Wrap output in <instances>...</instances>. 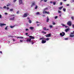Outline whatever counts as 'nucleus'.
<instances>
[{
	"label": "nucleus",
	"instance_id": "f257e3e1",
	"mask_svg": "<svg viewBox=\"0 0 74 74\" xmlns=\"http://www.w3.org/2000/svg\"><path fill=\"white\" fill-rule=\"evenodd\" d=\"M67 25L69 26H71V22L70 21H69L67 23Z\"/></svg>",
	"mask_w": 74,
	"mask_h": 74
},
{
	"label": "nucleus",
	"instance_id": "f03ea898",
	"mask_svg": "<svg viewBox=\"0 0 74 74\" xmlns=\"http://www.w3.org/2000/svg\"><path fill=\"white\" fill-rule=\"evenodd\" d=\"M60 36H61V37H63V36H64V35H65V33L62 32V33H60Z\"/></svg>",
	"mask_w": 74,
	"mask_h": 74
},
{
	"label": "nucleus",
	"instance_id": "7ed1b4c3",
	"mask_svg": "<svg viewBox=\"0 0 74 74\" xmlns=\"http://www.w3.org/2000/svg\"><path fill=\"white\" fill-rule=\"evenodd\" d=\"M51 36V34H47L45 36L46 37H50Z\"/></svg>",
	"mask_w": 74,
	"mask_h": 74
},
{
	"label": "nucleus",
	"instance_id": "20e7f679",
	"mask_svg": "<svg viewBox=\"0 0 74 74\" xmlns=\"http://www.w3.org/2000/svg\"><path fill=\"white\" fill-rule=\"evenodd\" d=\"M36 5V3H35V2H32V4L31 5V7H33V6H34V5Z\"/></svg>",
	"mask_w": 74,
	"mask_h": 74
},
{
	"label": "nucleus",
	"instance_id": "39448f33",
	"mask_svg": "<svg viewBox=\"0 0 74 74\" xmlns=\"http://www.w3.org/2000/svg\"><path fill=\"white\" fill-rule=\"evenodd\" d=\"M31 40H32V39L31 38H28L26 40V41H27L28 42H31Z\"/></svg>",
	"mask_w": 74,
	"mask_h": 74
},
{
	"label": "nucleus",
	"instance_id": "423d86ee",
	"mask_svg": "<svg viewBox=\"0 0 74 74\" xmlns=\"http://www.w3.org/2000/svg\"><path fill=\"white\" fill-rule=\"evenodd\" d=\"M27 13H25L23 15V17H27Z\"/></svg>",
	"mask_w": 74,
	"mask_h": 74
},
{
	"label": "nucleus",
	"instance_id": "0eeeda50",
	"mask_svg": "<svg viewBox=\"0 0 74 74\" xmlns=\"http://www.w3.org/2000/svg\"><path fill=\"white\" fill-rule=\"evenodd\" d=\"M6 25V24H2V23H0V26L1 27H2L3 26H5Z\"/></svg>",
	"mask_w": 74,
	"mask_h": 74
},
{
	"label": "nucleus",
	"instance_id": "6e6552de",
	"mask_svg": "<svg viewBox=\"0 0 74 74\" xmlns=\"http://www.w3.org/2000/svg\"><path fill=\"white\" fill-rule=\"evenodd\" d=\"M19 5L22 4V0H19Z\"/></svg>",
	"mask_w": 74,
	"mask_h": 74
},
{
	"label": "nucleus",
	"instance_id": "1a4fd4ad",
	"mask_svg": "<svg viewBox=\"0 0 74 74\" xmlns=\"http://www.w3.org/2000/svg\"><path fill=\"white\" fill-rule=\"evenodd\" d=\"M29 38H31V39H34L35 38L34 37L32 36H29Z\"/></svg>",
	"mask_w": 74,
	"mask_h": 74
},
{
	"label": "nucleus",
	"instance_id": "9d476101",
	"mask_svg": "<svg viewBox=\"0 0 74 74\" xmlns=\"http://www.w3.org/2000/svg\"><path fill=\"white\" fill-rule=\"evenodd\" d=\"M15 19V17H12L10 18V20H14Z\"/></svg>",
	"mask_w": 74,
	"mask_h": 74
},
{
	"label": "nucleus",
	"instance_id": "9b49d317",
	"mask_svg": "<svg viewBox=\"0 0 74 74\" xmlns=\"http://www.w3.org/2000/svg\"><path fill=\"white\" fill-rule=\"evenodd\" d=\"M43 30H49V29H47V28L46 27H43Z\"/></svg>",
	"mask_w": 74,
	"mask_h": 74
},
{
	"label": "nucleus",
	"instance_id": "f8f14e48",
	"mask_svg": "<svg viewBox=\"0 0 74 74\" xmlns=\"http://www.w3.org/2000/svg\"><path fill=\"white\" fill-rule=\"evenodd\" d=\"M45 42H46V41L44 40H42V44H45Z\"/></svg>",
	"mask_w": 74,
	"mask_h": 74
},
{
	"label": "nucleus",
	"instance_id": "ddd939ff",
	"mask_svg": "<svg viewBox=\"0 0 74 74\" xmlns=\"http://www.w3.org/2000/svg\"><path fill=\"white\" fill-rule=\"evenodd\" d=\"M15 37H17V38H23V37H22V36H20L19 37H17L16 36H15Z\"/></svg>",
	"mask_w": 74,
	"mask_h": 74
},
{
	"label": "nucleus",
	"instance_id": "4468645a",
	"mask_svg": "<svg viewBox=\"0 0 74 74\" xmlns=\"http://www.w3.org/2000/svg\"><path fill=\"white\" fill-rule=\"evenodd\" d=\"M49 19L48 18V17H47V22H49Z\"/></svg>",
	"mask_w": 74,
	"mask_h": 74
},
{
	"label": "nucleus",
	"instance_id": "2eb2a0df",
	"mask_svg": "<svg viewBox=\"0 0 74 74\" xmlns=\"http://www.w3.org/2000/svg\"><path fill=\"white\" fill-rule=\"evenodd\" d=\"M34 27H29V29H31V30H32V29H34Z\"/></svg>",
	"mask_w": 74,
	"mask_h": 74
},
{
	"label": "nucleus",
	"instance_id": "dca6fc26",
	"mask_svg": "<svg viewBox=\"0 0 74 74\" xmlns=\"http://www.w3.org/2000/svg\"><path fill=\"white\" fill-rule=\"evenodd\" d=\"M45 14H49V12H47L46 11H45Z\"/></svg>",
	"mask_w": 74,
	"mask_h": 74
},
{
	"label": "nucleus",
	"instance_id": "f3484780",
	"mask_svg": "<svg viewBox=\"0 0 74 74\" xmlns=\"http://www.w3.org/2000/svg\"><path fill=\"white\" fill-rule=\"evenodd\" d=\"M70 36L71 37H74V35L70 34Z\"/></svg>",
	"mask_w": 74,
	"mask_h": 74
},
{
	"label": "nucleus",
	"instance_id": "a211bd4d",
	"mask_svg": "<svg viewBox=\"0 0 74 74\" xmlns=\"http://www.w3.org/2000/svg\"><path fill=\"white\" fill-rule=\"evenodd\" d=\"M63 8V6H61L59 8V9L60 10H61L62 9V8Z\"/></svg>",
	"mask_w": 74,
	"mask_h": 74
},
{
	"label": "nucleus",
	"instance_id": "6ab92c4d",
	"mask_svg": "<svg viewBox=\"0 0 74 74\" xmlns=\"http://www.w3.org/2000/svg\"><path fill=\"white\" fill-rule=\"evenodd\" d=\"M48 10V8H46L44 9L43 10V11L44 12V11H45L46 10Z\"/></svg>",
	"mask_w": 74,
	"mask_h": 74
},
{
	"label": "nucleus",
	"instance_id": "aec40b11",
	"mask_svg": "<svg viewBox=\"0 0 74 74\" xmlns=\"http://www.w3.org/2000/svg\"><path fill=\"white\" fill-rule=\"evenodd\" d=\"M71 18L72 19V20H74V16H71Z\"/></svg>",
	"mask_w": 74,
	"mask_h": 74
},
{
	"label": "nucleus",
	"instance_id": "412c9836",
	"mask_svg": "<svg viewBox=\"0 0 74 74\" xmlns=\"http://www.w3.org/2000/svg\"><path fill=\"white\" fill-rule=\"evenodd\" d=\"M29 23H32V21L30 20H29Z\"/></svg>",
	"mask_w": 74,
	"mask_h": 74
},
{
	"label": "nucleus",
	"instance_id": "4be33fe9",
	"mask_svg": "<svg viewBox=\"0 0 74 74\" xmlns=\"http://www.w3.org/2000/svg\"><path fill=\"white\" fill-rule=\"evenodd\" d=\"M38 8V6H37V5H36L35 7V9L36 10V9H37Z\"/></svg>",
	"mask_w": 74,
	"mask_h": 74
},
{
	"label": "nucleus",
	"instance_id": "5701e85b",
	"mask_svg": "<svg viewBox=\"0 0 74 74\" xmlns=\"http://www.w3.org/2000/svg\"><path fill=\"white\" fill-rule=\"evenodd\" d=\"M69 29H68L67 28L65 30V31H66V32H67V31H69Z\"/></svg>",
	"mask_w": 74,
	"mask_h": 74
},
{
	"label": "nucleus",
	"instance_id": "b1692460",
	"mask_svg": "<svg viewBox=\"0 0 74 74\" xmlns=\"http://www.w3.org/2000/svg\"><path fill=\"white\" fill-rule=\"evenodd\" d=\"M55 24H56V23L54 22L53 21V25H55Z\"/></svg>",
	"mask_w": 74,
	"mask_h": 74
},
{
	"label": "nucleus",
	"instance_id": "393cba45",
	"mask_svg": "<svg viewBox=\"0 0 74 74\" xmlns=\"http://www.w3.org/2000/svg\"><path fill=\"white\" fill-rule=\"evenodd\" d=\"M63 10L64 11V12H66V8H64L63 9Z\"/></svg>",
	"mask_w": 74,
	"mask_h": 74
},
{
	"label": "nucleus",
	"instance_id": "a878e982",
	"mask_svg": "<svg viewBox=\"0 0 74 74\" xmlns=\"http://www.w3.org/2000/svg\"><path fill=\"white\" fill-rule=\"evenodd\" d=\"M11 5V4H10V3H9L8 5H6L7 7H8V6H9V5Z\"/></svg>",
	"mask_w": 74,
	"mask_h": 74
},
{
	"label": "nucleus",
	"instance_id": "bb28decb",
	"mask_svg": "<svg viewBox=\"0 0 74 74\" xmlns=\"http://www.w3.org/2000/svg\"><path fill=\"white\" fill-rule=\"evenodd\" d=\"M8 27V26H7L6 27H5V30H7V27Z\"/></svg>",
	"mask_w": 74,
	"mask_h": 74
},
{
	"label": "nucleus",
	"instance_id": "cd10ccee",
	"mask_svg": "<svg viewBox=\"0 0 74 74\" xmlns=\"http://www.w3.org/2000/svg\"><path fill=\"white\" fill-rule=\"evenodd\" d=\"M10 11H13V9H10Z\"/></svg>",
	"mask_w": 74,
	"mask_h": 74
},
{
	"label": "nucleus",
	"instance_id": "c85d7f7f",
	"mask_svg": "<svg viewBox=\"0 0 74 74\" xmlns=\"http://www.w3.org/2000/svg\"><path fill=\"white\" fill-rule=\"evenodd\" d=\"M58 13H62V12H61V11L60 10H59L58 11Z\"/></svg>",
	"mask_w": 74,
	"mask_h": 74
},
{
	"label": "nucleus",
	"instance_id": "c756f323",
	"mask_svg": "<svg viewBox=\"0 0 74 74\" xmlns=\"http://www.w3.org/2000/svg\"><path fill=\"white\" fill-rule=\"evenodd\" d=\"M49 40V38H47L46 39V40L47 41H48Z\"/></svg>",
	"mask_w": 74,
	"mask_h": 74
},
{
	"label": "nucleus",
	"instance_id": "7c9ffc66",
	"mask_svg": "<svg viewBox=\"0 0 74 74\" xmlns=\"http://www.w3.org/2000/svg\"><path fill=\"white\" fill-rule=\"evenodd\" d=\"M53 5H55V4H56V2H53Z\"/></svg>",
	"mask_w": 74,
	"mask_h": 74
},
{
	"label": "nucleus",
	"instance_id": "2f4dec72",
	"mask_svg": "<svg viewBox=\"0 0 74 74\" xmlns=\"http://www.w3.org/2000/svg\"><path fill=\"white\" fill-rule=\"evenodd\" d=\"M13 36H11V35L9 36V37L10 38V37H13Z\"/></svg>",
	"mask_w": 74,
	"mask_h": 74
},
{
	"label": "nucleus",
	"instance_id": "473e14b6",
	"mask_svg": "<svg viewBox=\"0 0 74 74\" xmlns=\"http://www.w3.org/2000/svg\"><path fill=\"white\" fill-rule=\"evenodd\" d=\"M40 14V13H39V12H37L36 13V15H38V14Z\"/></svg>",
	"mask_w": 74,
	"mask_h": 74
},
{
	"label": "nucleus",
	"instance_id": "72a5a7b5",
	"mask_svg": "<svg viewBox=\"0 0 74 74\" xmlns=\"http://www.w3.org/2000/svg\"><path fill=\"white\" fill-rule=\"evenodd\" d=\"M62 2H60V5H62Z\"/></svg>",
	"mask_w": 74,
	"mask_h": 74
},
{
	"label": "nucleus",
	"instance_id": "f704fd0d",
	"mask_svg": "<svg viewBox=\"0 0 74 74\" xmlns=\"http://www.w3.org/2000/svg\"><path fill=\"white\" fill-rule=\"evenodd\" d=\"M31 44H34V42H33V41H31Z\"/></svg>",
	"mask_w": 74,
	"mask_h": 74
},
{
	"label": "nucleus",
	"instance_id": "c9c22d12",
	"mask_svg": "<svg viewBox=\"0 0 74 74\" xmlns=\"http://www.w3.org/2000/svg\"><path fill=\"white\" fill-rule=\"evenodd\" d=\"M15 16L14 15H11L10 16Z\"/></svg>",
	"mask_w": 74,
	"mask_h": 74
},
{
	"label": "nucleus",
	"instance_id": "e433bc0d",
	"mask_svg": "<svg viewBox=\"0 0 74 74\" xmlns=\"http://www.w3.org/2000/svg\"><path fill=\"white\" fill-rule=\"evenodd\" d=\"M68 40V38H65V40Z\"/></svg>",
	"mask_w": 74,
	"mask_h": 74
},
{
	"label": "nucleus",
	"instance_id": "4c0bfd02",
	"mask_svg": "<svg viewBox=\"0 0 74 74\" xmlns=\"http://www.w3.org/2000/svg\"><path fill=\"white\" fill-rule=\"evenodd\" d=\"M2 17V16H1V15L0 14V18H1Z\"/></svg>",
	"mask_w": 74,
	"mask_h": 74
},
{
	"label": "nucleus",
	"instance_id": "58836bf2",
	"mask_svg": "<svg viewBox=\"0 0 74 74\" xmlns=\"http://www.w3.org/2000/svg\"><path fill=\"white\" fill-rule=\"evenodd\" d=\"M48 0H44V2H47Z\"/></svg>",
	"mask_w": 74,
	"mask_h": 74
},
{
	"label": "nucleus",
	"instance_id": "ea45409f",
	"mask_svg": "<svg viewBox=\"0 0 74 74\" xmlns=\"http://www.w3.org/2000/svg\"><path fill=\"white\" fill-rule=\"evenodd\" d=\"M3 8H6V6H4L3 7Z\"/></svg>",
	"mask_w": 74,
	"mask_h": 74
},
{
	"label": "nucleus",
	"instance_id": "a19ab883",
	"mask_svg": "<svg viewBox=\"0 0 74 74\" xmlns=\"http://www.w3.org/2000/svg\"><path fill=\"white\" fill-rule=\"evenodd\" d=\"M51 28H52V26L51 25H50L49 26Z\"/></svg>",
	"mask_w": 74,
	"mask_h": 74
},
{
	"label": "nucleus",
	"instance_id": "79ce46f5",
	"mask_svg": "<svg viewBox=\"0 0 74 74\" xmlns=\"http://www.w3.org/2000/svg\"><path fill=\"white\" fill-rule=\"evenodd\" d=\"M58 18V16H56L55 17V19H56Z\"/></svg>",
	"mask_w": 74,
	"mask_h": 74
},
{
	"label": "nucleus",
	"instance_id": "37998d69",
	"mask_svg": "<svg viewBox=\"0 0 74 74\" xmlns=\"http://www.w3.org/2000/svg\"><path fill=\"white\" fill-rule=\"evenodd\" d=\"M62 25L63 26H65V25H64V24H62Z\"/></svg>",
	"mask_w": 74,
	"mask_h": 74
},
{
	"label": "nucleus",
	"instance_id": "c03bdc74",
	"mask_svg": "<svg viewBox=\"0 0 74 74\" xmlns=\"http://www.w3.org/2000/svg\"><path fill=\"white\" fill-rule=\"evenodd\" d=\"M13 1H13L14 3H15V1H16V0H13Z\"/></svg>",
	"mask_w": 74,
	"mask_h": 74
},
{
	"label": "nucleus",
	"instance_id": "a18cd8bd",
	"mask_svg": "<svg viewBox=\"0 0 74 74\" xmlns=\"http://www.w3.org/2000/svg\"><path fill=\"white\" fill-rule=\"evenodd\" d=\"M27 19H29V20L30 19V18H29V17H28L27 18Z\"/></svg>",
	"mask_w": 74,
	"mask_h": 74
},
{
	"label": "nucleus",
	"instance_id": "49530a36",
	"mask_svg": "<svg viewBox=\"0 0 74 74\" xmlns=\"http://www.w3.org/2000/svg\"><path fill=\"white\" fill-rule=\"evenodd\" d=\"M64 27H65V28H67V27H68V26H66L65 25V26Z\"/></svg>",
	"mask_w": 74,
	"mask_h": 74
},
{
	"label": "nucleus",
	"instance_id": "de8ad7c7",
	"mask_svg": "<svg viewBox=\"0 0 74 74\" xmlns=\"http://www.w3.org/2000/svg\"><path fill=\"white\" fill-rule=\"evenodd\" d=\"M25 30L26 31H27L28 30H29L28 29H25Z\"/></svg>",
	"mask_w": 74,
	"mask_h": 74
},
{
	"label": "nucleus",
	"instance_id": "09e8293b",
	"mask_svg": "<svg viewBox=\"0 0 74 74\" xmlns=\"http://www.w3.org/2000/svg\"><path fill=\"white\" fill-rule=\"evenodd\" d=\"M19 11H17V12H16V14H19Z\"/></svg>",
	"mask_w": 74,
	"mask_h": 74
},
{
	"label": "nucleus",
	"instance_id": "8fccbe9b",
	"mask_svg": "<svg viewBox=\"0 0 74 74\" xmlns=\"http://www.w3.org/2000/svg\"><path fill=\"white\" fill-rule=\"evenodd\" d=\"M36 23H39L38 21H36Z\"/></svg>",
	"mask_w": 74,
	"mask_h": 74
},
{
	"label": "nucleus",
	"instance_id": "3c124183",
	"mask_svg": "<svg viewBox=\"0 0 74 74\" xmlns=\"http://www.w3.org/2000/svg\"><path fill=\"white\" fill-rule=\"evenodd\" d=\"M20 42H23V40H20Z\"/></svg>",
	"mask_w": 74,
	"mask_h": 74
},
{
	"label": "nucleus",
	"instance_id": "603ef678",
	"mask_svg": "<svg viewBox=\"0 0 74 74\" xmlns=\"http://www.w3.org/2000/svg\"><path fill=\"white\" fill-rule=\"evenodd\" d=\"M50 3H51V4H52V3H53V2L52 1H51L50 2Z\"/></svg>",
	"mask_w": 74,
	"mask_h": 74
},
{
	"label": "nucleus",
	"instance_id": "864d4df0",
	"mask_svg": "<svg viewBox=\"0 0 74 74\" xmlns=\"http://www.w3.org/2000/svg\"><path fill=\"white\" fill-rule=\"evenodd\" d=\"M7 9L8 10H9V9H10V8H9L8 7H7Z\"/></svg>",
	"mask_w": 74,
	"mask_h": 74
},
{
	"label": "nucleus",
	"instance_id": "5fc2aeb1",
	"mask_svg": "<svg viewBox=\"0 0 74 74\" xmlns=\"http://www.w3.org/2000/svg\"><path fill=\"white\" fill-rule=\"evenodd\" d=\"M14 27V26H10V27L11 28H13V27Z\"/></svg>",
	"mask_w": 74,
	"mask_h": 74
},
{
	"label": "nucleus",
	"instance_id": "6e6d98bb",
	"mask_svg": "<svg viewBox=\"0 0 74 74\" xmlns=\"http://www.w3.org/2000/svg\"><path fill=\"white\" fill-rule=\"evenodd\" d=\"M5 15H7V14H7V13H5Z\"/></svg>",
	"mask_w": 74,
	"mask_h": 74
},
{
	"label": "nucleus",
	"instance_id": "4d7b16f0",
	"mask_svg": "<svg viewBox=\"0 0 74 74\" xmlns=\"http://www.w3.org/2000/svg\"><path fill=\"white\" fill-rule=\"evenodd\" d=\"M71 34H74V33L73 32H71Z\"/></svg>",
	"mask_w": 74,
	"mask_h": 74
},
{
	"label": "nucleus",
	"instance_id": "13d9d810",
	"mask_svg": "<svg viewBox=\"0 0 74 74\" xmlns=\"http://www.w3.org/2000/svg\"><path fill=\"white\" fill-rule=\"evenodd\" d=\"M45 16V15H43V16H42L43 17H44V16Z\"/></svg>",
	"mask_w": 74,
	"mask_h": 74
},
{
	"label": "nucleus",
	"instance_id": "bf43d9fd",
	"mask_svg": "<svg viewBox=\"0 0 74 74\" xmlns=\"http://www.w3.org/2000/svg\"><path fill=\"white\" fill-rule=\"evenodd\" d=\"M25 34H26V35H27V34H28V33H26Z\"/></svg>",
	"mask_w": 74,
	"mask_h": 74
},
{
	"label": "nucleus",
	"instance_id": "052dcab7",
	"mask_svg": "<svg viewBox=\"0 0 74 74\" xmlns=\"http://www.w3.org/2000/svg\"><path fill=\"white\" fill-rule=\"evenodd\" d=\"M44 34H47V33L46 32H44Z\"/></svg>",
	"mask_w": 74,
	"mask_h": 74
},
{
	"label": "nucleus",
	"instance_id": "680f3d73",
	"mask_svg": "<svg viewBox=\"0 0 74 74\" xmlns=\"http://www.w3.org/2000/svg\"><path fill=\"white\" fill-rule=\"evenodd\" d=\"M42 38H40V40H42Z\"/></svg>",
	"mask_w": 74,
	"mask_h": 74
},
{
	"label": "nucleus",
	"instance_id": "e2e57ef3",
	"mask_svg": "<svg viewBox=\"0 0 74 74\" xmlns=\"http://www.w3.org/2000/svg\"><path fill=\"white\" fill-rule=\"evenodd\" d=\"M13 41H15V39H13Z\"/></svg>",
	"mask_w": 74,
	"mask_h": 74
},
{
	"label": "nucleus",
	"instance_id": "0e129e2a",
	"mask_svg": "<svg viewBox=\"0 0 74 74\" xmlns=\"http://www.w3.org/2000/svg\"><path fill=\"white\" fill-rule=\"evenodd\" d=\"M73 28H74V25H73Z\"/></svg>",
	"mask_w": 74,
	"mask_h": 74
},
{
	"label": "nucleus",
	"instance_id": "69168bd1",
	"mask_svg": "<svg viewBox=\"0 0 74 74\" xmlns=\"http://www.w3.org/2000/svg\"><path fill=\"white\" fill-rule=\"evenodd\" d=\"M0 53H2V51H0Z\"/></svg>",
	"mask_w": 74,
	"mask_h": 74
},
{
	"label": "nucleus",
	"instance_id": "338daca9",
	"mask_svg": "<svg viewBox=\"0 0 74 74\" xmlns=\"http://www.w3.org/2000/svg\"><path fill=\"white\" fill-rule=\"evenodd\" d=\"M39 25H40L39 24H37V25L38 26H39Z\"/></svg>",
	"mask_w": 74,
	"mask_h": 74
},
{
	"label": "nucleus",
	"instance_id": "774afa93",
	"mask_svg": "<svg viewBox=\"0 0 74 74\" xmlns=\"http://www.w3.org/2000/svg\"><path fill=\"white\" fill-rule=\"evenodd\" d=\"M59 16H60V17L61 16V14H60V15Z\"/></svg>",
	"mask_w": 74,
	"mask_h": 74
}]
</instances>
